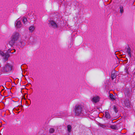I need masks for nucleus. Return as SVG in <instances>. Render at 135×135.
Returning a JSON list of instances; mask_svg holds the SVG:
<instances>
[{"label": "nucleus", "instance_id": "obj_1", "mask_svg": "<svg viewBox=\"0 0 135 135\" xmlns=\"http://www.w3.org/2000/svg\"><path fill=\"white\" fill-rule=\"evenodd\" d=\"M74 110L75 115L77 116H83L86 113L84 106L81 104L76 105Z\"/></svg>", "mask_w": 135, "mask_h": 135}, {"label": "nucleus", "instance_id": "obj_2", "mask_svg": "<svg viewBox=\"0 0 135 135\" xmlns=\"http://www.w3.org/2000/svg\"><path fill=\"white\" fill-rule=\"evenodd\" d=\"M19 35V33L17 32H15L13 33L11 37V40L9 42V44L11 46H13L18 40Z\"/></svg>", "mask_w": 135, "mask_h": 135}, {"label": "nucleus", "instance_id": "obj_3", "mask_svg": "<svg viewBox=\"0 0 135 135\" xmlns=\"http://www.w3.org/2000/svg\"><path fill=\"white\" fill-rule=\"evenodd\" d=\"M11 50H12L11 49H9L5 53H4L3 51H0V55L3 57L4 60L6 61L8 60V58L10 56L9 54V53H13V52H11Z\"/></svg>", "mask_w": 135, "mask_h": 135}, {"label": "nucleus", "instance_id": "obj_4", "mask_svg": "<svg viewBox=\"0 0 135 135\" xmlns=\"http://www.w3.org/2000/svg\"><path fill=\"white\" fill-rule=\"evenodd\" d=\"M13 67L12 65L8 63L2 68V70L4 72H9L13 69Z\"/></svg>", "mask_w": 135, "mask_h": 135}, {"label": "nucleus", "instance_id": "obj_5", "mask_svg": "<svg viewBox=\"0 0 135 135\" xmlns=\"http://www.w3.org/2000/svg\"><path fill=\"white\" fill-rule=\"evenodd\" d=\"M49 24L51 25V27L54 28H57L58 26L56 23L54 21H49Z\"/></svg>", "mask_w": 135, "mask_h": 135}, {"label": "nucleus", "instance_id": "obj_6", "mask_svg": "<svg viewBox=\"0 0 135 135\" xmlns=\"http://www.w3.org/2000/svg\"><path fill=\"white\" fill-rule=\"evenodd\" d=\"M99 98L98 96L94 97L92 98L91 101L93 102L96 103L99 101Z\"/></svg>", "mask_w": 135, "mask_h": 135}, {"label": "nucleus", "instance_id": "obj_7", "mask_svg": "<svg viewBox=\"0 0 135 135\" xmlns=\"http://www.w3.org/2000/svg\"><path fill=\"white\" fill-rule=\"evenodd\" d=\"M16 23V26L17 28H21L22 26L21 23L20 21L17 20Z\"/></svg>", "mask_w": 135, "mask_h": 135}, {"label": "nucleus", "instance_id": "obj_8", "mask_svg": "<svg viewBox=\"0 0 135 135\" xmlns=\"http://www.w3.org/2000/svg\"><path fill=\"white\" fill-rule=\"evenodd\" d=\"M117 76L116 72L115 71H112L111 73V78L112 80L115 78Z\"/></svg>", "mask_w": 135, "mask_h": 135}, {"label": "nucleus", "instance_id": "obj_9", "mask_svg": "<svg viewBox=\"0 0 135 135\" xmlns=\"http://www.w3.org/2000/svg\"><path fill=\"white\" fill-rule=\"evenodd\" d=\"M127 52L128 54V55L129 56L130 58L132 57L131 53V49L129 47H128L127 49Z\"/></svg>", "mask_w": 135, "mask_h": 135}, {"label": "nucleus", "instance_id": "obj_10", "mask_svg": "<svg viewBox=\"0 0 135 135\" xmlns=\"http://www.w3.org/2000/svg\"><path fill=\"white\" fill-rule=\"evenodd\" d=\"M124 103L126 106L128 107L130 105V101L128 100H126L124 102Z\"/></svg>", "mask_w": 135, "mask_h": 135}, {"label": "nucleus", "instance_id": "obj_11", "mask_svg": "<svg viewBox=\"0 0 135 135\" xmlns=\"http://www.w3.org/2000/svg\"><path fill=\"white\" fill-rule=\"evenodd\" d=\"M109 97L111 100H114L115 99V97L113 94H110L109 95Z\"/></svg>", "mask_w": 135, "mask_h": 135}, {"label": "nucleus", "instance_id": "obj_12", "mask_svg": "<svg viewBox=\"0 0 135 135\" xmlns=\"http://www.w3.org/2000/svg\"><path fill=\"white\" fill-rule=\"evenodd\" d=\"M105 117L107 119H109L110 118L109 114L108 112H105Z\"/></svg>", "mask_w": 135, "mask_h": 135}, {"label": "nucleus", "instance_id": "obj_13", "mask_svg": "<svg viewBox=\"0 0 135 135\" xmlns=\"http://www.w3.org/2000/svg\"><path fill=\"white\" fill-rule=\"evenodd\" d=\"M67 129L68 132H70L71 130V125H68L67 126Z\"/></svg>", "mask_w": 135, "mask_h": 135}, {"label": "nucleus", "instance_id": "obj_14", "mask_svg": "<svg viewBox=\"0 0 135 135\" xmlns=\"http://www.w3.org/2000/svg\"><path fill=\"white\" fill-rule=\"evenodd\" d=\"M35 29V27L33 26H30L29 28V30L30 32H32Z\"/></svg>", "mask_w": 135, "mask_h": 135}, {"label": "nucleus", "instance_id": "obj_15", "mask_svg": "<svg viewBox=\"0 0 135 135\" xmlns=\"http://www.w3.org/2000/svg\"><path fill=\"white\" fill-rule=\"evenodd\" d=\"M22 21L25 24H26L27 22V20L26 18L23 17L22 20Z\"/></svg>", "mask_w": 135, "mask_h": 135}, {"label": "nucleus", "instance_id": "obj_16", "mask_svg": "<svg viewBox=\"0 0 135 135\" xmlns=\"http://www.w3.org/2000/svg\"><path fill=\"white\" fill-rule=\"evenodd\" d=\"M55 129L53 128H50L49 130V132L50 133H52L55 132Z\"/></svg>", "mask_w": 135, "mask_h": 135}, {"label": "nucleus", "instance_id": "obj_17", "mask_svg": "<svg viewBox=\"0 0 135 135\" xmlns=\"http://www.w3.org/2000/svg\"><path fill=\"white\" fill-rule=\"evenodd\" d=\"M119 8L120 9V13H122L123 12V7L122 6H120Z\"/></svg>", "mask_w": 135, "mask_h": 135}, {"label": "nucleus", "instance_id": "obj_18", "mask_svg": "<svg viewBox=\"0 0 135 135\" xmlns=\"http://www.w3.org/2000/svg\"><path fill=\"white\" fill-rule=\"evenodd\" d=\"M98 126L102 127V128H104L105 127V126L103 124L100 123H99L98 124Z\"/></svg>", "mask_w": 135, "mask_h": 135}, {"label": "nucleus", "instance_id": "obj_19", "mask_svg": "<svg viewBox=\"0 0 135 135\" xmlns=\"http://www.w3.org/2000/svg\"><path fill=\"white\" fill-rule=\"evenodd\" d=\"M20 43L21 45V46L23 47L25 46L26 45V43L24 41H22L20 42Z\"/></svg>", "mask_w": 135, "mask_h": 135}, {"label": "nucleus", "instance_id": "obj_20", "mask_svg": "<svg viewBox=\"0 0 135 135\" xmlns=\"http://www.w3.org/2000/svg\"><path fill=\"white\" fill-rule=\"evenodd\" d=\"M113 108L115 112L116 113H117L118 112L117 109L115 105H114L113 106Z\"/></svg>", "mask_w": 135, "mask_h": 135}, {"label": "nucleus", "instance_id": "obj_21", "mask_svg": "<svg viewBox=\"0 0 135 135\" xmlns=\"http://www.w3.org/2000/svg\"><path fill=\"white\" fill-rule=\"evenodd\" d=\"M110 128L112 129H115L116 128V127L115 126H110Z\"/></svg>", "mask_w": 135, "mask_h": 135}, {"label": "nucleus", "instance_id": "obj_22", "mask_svg": "<svg viewBox=\"0 0 135 135\" xmlns=\"http://www.w3.org/2000/svg\"><path fill=\"white\" fill-rule=\"evenodd\" d=\"M14 52H15L16 51V50H15V49H14Z\"/></svg>", "mask_w": 135, "mask_h": 135}, {"label": "nucleus", "instance_id": "obj_23", "mask_svg": "<svg viewBox=\"0 0 135 135\" xmlns=\"http://www.w3.org/2000/svg\"><path fill=\"white\" fill-rule=\"evenodd\" d=\"M134 74H135V72H134Z\"/></svg>", "mask_w": 135, "mask_h": 135}]
</instances>
